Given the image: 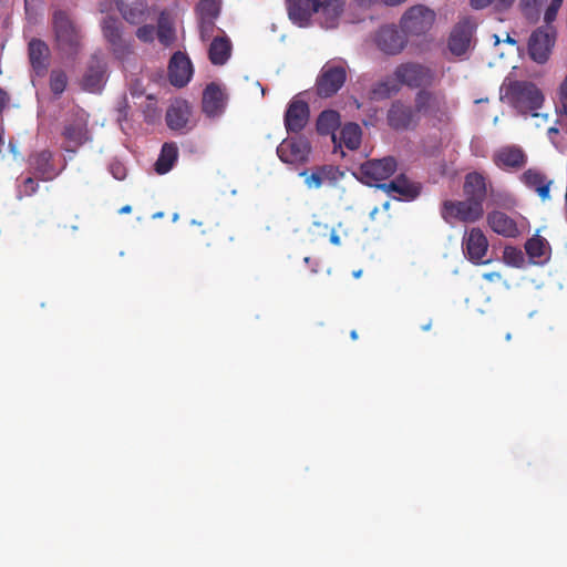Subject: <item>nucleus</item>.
I'll list each match as a JSON object with an SVG mask.
<instances>
[{"label": "nucleus", "instance_id": "obj_1", "mask_svg": "<svg viewBox=\"0 0 567 567\" xmlns=\"http://www.w3.org/2000/svg\"><path fill=\"white\" fill-rule=\"evenodd\" d=\"M564 0H550L544 10L545 25L534 30L528 40V54L539 64L547 62L556 40V29L551 23L556 20Z\"/></svg>", "mask_w": 567, "mask_h": 567}, {"label": "nucleus", "instance_id": "obj_2", "mask_svg": "<svg viewBox=\"0 0 567 567\" xmlns=\"http://www.w3.org/2000/svg\"><path fill=\"white\" fill-rule=\"evenodd\" d=\"M52 27L56 47L61 52L74 56L82 50L83 35L81 29L66 11L55 10L53 12Z\"/></svg>", "mask_w": 567, "mask_h": 567}, {"label": "nucleus", "instance_id": "obj_3", "mask_svg": "<svg viewBox=\"0 0 567 567\" xmlns=\"http://www.w3.org/2000/svg\"><path fill=\"white\" fill-rule=\"evenodd\" d=\"M512 105L522 114L537 116L544 102L542 91L532 82L514 81L507 89Z\"/></svg>", "mask_w": 567, "mask_h": 567}, {"label": "nucleus", "instance_id": "obj_4", "mask_svg": "<svg viewBox=\"0 0 567 567\" xmlns=\"http://www.w3.org/2000/svg\"><path fill=\"white\" fill-rule=\"evenodd\" d=\"M89 114L84 110L72 112L64 121L61 135L63 150L75 153L81 146L92 141L89 130Z\"/></svg>", "mask_w": 567, "mask_h": 567}, {"label": "nucleus", "instance_id": "obj_5", "mask_svg": "<svg viewBox=\"0 0 567 567\" xmlns=\"http://www.w3.org/2000/svg\"><path fill=\"white\" fill-rule=\"evenodd\" d=\"M441 217L450 225L455 221L464 224H474L483 218L484 207H478L477 204L468 199L463 200H444L440 209Z\"/></svg>", "mask_w": 567, "mask_h": 567}, {"label": "nucleus", "instance_id": "obj_6", "mask_svg": "<svg viewBox=\"0 0 567 567\" xmlns=\"http://www.w3.org/2000/svg\"><path fill=\"white\" fill-rule=\"evenodd\" d=\"M347 80V71L342 63L327 62L316 80V93L327 99L339 92Z\"/></svg>", "mask_w": 567, "mask_h": 567}, {"label": "nucleus", "instance_id": "obj_7", "mask_svg": "<svg viewBox=\"0 0 567 567\" xmlns=\"http://www.w3.org/2000/svg\"><path fill=\"white\" fill-rule=\"evenodd\" d=\"M396 167V159L392 156H386L362 163L354 175L363 184L378 187V183L391 177L395 173Z\"/></svg>", "mask_w": 567, "mask_h": 567}, {"label": "nucleus", "instance_id": "obj_8", "mask_svg": "<svg viewBox=\"0 0 567 567\" xmlns=\"http://www.w3.org/2000/svg\"><path fill=\"white\" fill-rule=\"evenodd\" d=\"M414 106L419 114L444 122L447 120L446 96L442 92L420 90L415 94Z\"/></svg>", "mask_w": 567, "mask_h": 567}, {"label": "nucleus", "instance_id": "obj_9", "mask_svg": "<svg viewBox=\"0 0 567 567\" xmlns=\"http://www.w3.org/2000/svg\"><path fill=\"white\" fill-rule=\"evenodd\" d=\"M435 21V12L423 4L409 8L400 20L402 31L410 35L427 32Z\"/></svg>", "mask_w": 567, "mask_h": 567}, {"label": "nucleus", "instance_id": "obj_10", "mask_svg": "<svg viewBox=\"0 0 567 567\" xmlns=\"http://www.w3.org/2000/svg\"><path fill=\"white\" fill-rule=\"evenodd\" d=\"M102 33L116 59L124 60L133 53V44L123 37V25L114 17H105L101 23Z\"/></svg>", "mask_w": 567, "mask_h": 567}, {"label": "nucleus", "instance_id": "obj_11", "mask_svg": "<svg viewBox=\"0 0 567 567\" xmlns=\"http://www.w3.org/2000/svg\"><path fill=\"white\" fill-rule=\"evenodd\" d=\"M395 79L411 89L430 86L434 82V72L420 63L408 62L396 66Z\"/></svg>", "mask_w": 567, "mask_h": 567}, {"label": "nucleus", "instance_id": "obj_12", "mask_svg": "<svg viewBox=\"0 0 567 567\" xmlns=\"http://www.w3.org/2000/svg\"><path fill=\"white\" fill-rule=\"evenodd\" d=\"M311 144L305 136L285 138L277 147V155L281 162L291 165L308 163Z\"/></svg>", "mask_w": 567, "mask_h": 567}, {"label": "nucleus", "instance_id": "obj_13", "mask_svg": "<svg viewBox=\"0 0 567 567\" xmlns=\"http://www.w3.org/2000/svg\"><path fill=\"white\" fill-rule=\"evenodd\" d=\"M420 121L415 110L400 100L392 102L386 113L388 125L394 131L414 130Z\"/></svg>", "mask_w": 567, "mask_h": 567}, {"label": "nucleus", "instance_id": "obj_14", "mask_svg": "<svg viewBox=\"0 0 567 567\" xmlns=\"http://www.w3.org/2000/svg\"><path fill=\"white\" fill-rule=\"evenodd\" d=\"M308 189H318L324 185L336 186L343 173L333 165H319L303 169L300 174Z\"/></svg>", "mask_w": 567, "mask_h": 567}, {"label": "nucleus", "instance_id": "obj_15", "mask_svg": "<svg viewBox=\"0 0 567 567\" xmlns=\"http://www.w3.org/2000/svg\"><path fill=\"white\" fill-rule=\"evenodd\" d=\"M29 173L42 182H50L56 178L62 169H56L53 162V154L49 150L33 152L28 157Z\"/></svg>", "mask_w": 567, "mask_h": 567}, {"label": "nucleus", "instance_id": "obj_16", "mask_svg": "<svg viewBox=\"0 0 567 567\" xmlns=\"http://www.w3.org/2000/svg\"><path fill=\"white\" fill-rule=\"evenodd\" d=\"M492 159L499 169L518 172L526 166L528 156L523 147L512 144L497 148Z\"/></svg>", "mask_w": 567, "mask_h": 567}, {"label": "nucleus", "instance_id": "obj_17", "mask_svg": "<svg viewBox=\"0 0 567 567\" xmlns=\"http://www.w3.org/2000/svg\"><path fill=\"white\" fill-rule=\"evenodd\" d=\"M106 81V63L99 54H92L83 74L82 89L90 93H100Z\"/></svg>", "mask_w": 567, "mask_h": 567}, {"label": "nucleus", "instance_id": "obj_18", "mask_svg": "<svg viewBox=\"0 0 567 567\" xmlns=\"http://www.w3.org/2000/svg\"><path fill=\"white\" fill-rule=\"evenodd\" d=\"M406 37L394 24L382 25L375 34L379 50L389 55L399 54L406 45Z\"/></svg>", "mask_w": 567, "mask_h": 567}, {"label": "nucleus", "instance_id": "obj_19", "mask_svg": "<svg viewBox=\"0 0 567 567\" xmlns=\"http://www.w3.org/2000/svg\"><path fill=\"white\" fill-rule=\"evenodd\" d=\"M488 249V240L480 228H472L463 238V251L473 264H486L484 257Z\"/></svg>", "mask_w": 567, "mask_h": 567}, {"label": "nucleus", "instance_id": "obj_20", "mask_svg": "<svg viewBox=\"0 0 567 567\" xmlns=\"http://www.w3.org/2000/svg\"><path fill=\"white\" fill-rule=\"evenodd\" d=\"M310 110L307 102L293 99L285 113V127L289 133H300L307 125Z\"/></svg>", "mask_w": 567, "mask_h": 567}, {"label": "nucleus", "instance_id": "obj_21", "mask_svg": "<svg viewBox=\"0 0 567 567\" xmlns=\"http://www.w3.org/2000/svg\"><path fill=\"white\" fill-rule=\"evenodd\" d=\"M193 65L189 58L181 52H175L168 64V76L171 83L176 87L185 86L192 79Z\"/></svg>", "mask_w": 567, "mask_h": 567}, {"label": "nucleus", "instance_id": "obj_22", "mask_svg": "<svg viewBox=\"0 0 567 567\" xmlns=\"http://www.w3.org/2000/svg\"><path fill=\"white\" fill-rule=\"evenodd\" d=\"M475 24L466 18L460 21L451 32L449 49L455 55L464 54L470 48Z\"/></svg>", "mask_w": 567, "mask_h": 567}, {"label": "nucleus", "instance_id": "obj_23", "mask_svg": "<svg viewBox=\"0 0 567 567\" xmlns=\"http://www.w3.org/2000/svg\"><path fill=\"white\" fill-rule=\"evenodd\" d=\"M488 227L505 238H516L522 231L516 220L502 210H492L486 216Z\"/></svg>", "mask_w": 567, "mask_h": 567}, {"label": "nucleus", "instance_id": "obj_24", "mask_svg": "<svg viewBox=\"0 0 567 567\" xmlns=\"http://www.w3.org/2000/svg\"><path fill=\"white\" fill-rule=\"evenodd\" d=\"M463 193L466 199L477 204L478 207H484V202L487 198L486 177L478 172L466 174L463 184Z\"/></svg>", "mask_w": 567, "mask_h": 567}, {"label": "nucleus", "instance_id": "obj_25", "mask_svg": "<svg viewBox=\"0 0 567 567\" xmlns=\"http://www.w3.org/2000/svg\"><path fill=\"white\" fill-rule=\"evenodd\" d=\"M226 105V95L218 84L215 82L209 83L204 92L202 99L203 112L208 117L219 116Z\"/></svg>", "mask_w": 567, "mask_h": 567}, {"label": "nucleus", "instance_id": "obj_26", "mask_svg": "<svg viewBox=\"0 0 567 567\" xmlns=\"http://www.w3.org/2000/svg\"><path fill=\"white\" fill-rule=\"evenodd\" d=\"M320 0H287L290 20L299 27H306L311 16L319 12Z\"/></svg>", "mask_w": 567, "mask_h": 567}, {"label": "nucleus", "instance_id": "obj_27", "mask_svg": "<svg viewBox=\"0 0 567 567\" xmlns=\"http://www.w3.org/2000/svg\"><path fill=\"white\" fill-rule=\"evenodd\" d=\"M519 181L529 189L536 192L542 200L550 198L551 179L537 168H528L519 176Z\"/></svg>", "mask_w": 567, "mask_h": 567}, {"label": "nucleus", "instance_id": "obj_28", "mask_svg": "<svg viewBox=\"0 0 567 567\" xmlns=\"http://www.w3.org/2000/svg\"><path fill=\"white\" fill-rule=\"evenodd\" d=\"M116 8L130 24H142L148 17L147 3L143 0H115Z\"/></svg>", "mask_w": 567, "mask_h": 567}, {"label": "nucleus", "instance_id": "obj_29", "mask_svg": "<svg viewBox=\"0 0 567 567\" xmlns=\"http://www.w3.org/2000/svg\"><path fill=\"white\" fill-rule=\"evenodd\" d=\"M192 113L190 105L185 100H175L166 111L165 121L173 131H183L187 127Z\"/></svg>", "mask_w": 567, "mask_h": 567}, {"label": "nucleus", "instance_id": "obj_30", "mask_svg": "<svg viewBox=\"0 0 567 567\" xmlns=\"http://www.w3.org/2000/svg\"><path fill=\"white\" fill-rule=\"evenodd\" d=\"M29 60L37 75H43L49 65V48L42 40L32 39L28 47Z\"/></svg>", "mask_w": 567, "mask_h": 567}, {"label": "nucleus", "instance_id": "obj_31", "mask_svg": "<svg viewBox=\"0 0 567 567\" xmlns=\"http://www.w3.org/2000/svg\"><path fill=\"white\" fill-rule=\"evenodd\" d=\"M378 188L383 189L386 193H396L400 198L412 200L420 195V187L411 183L404 175L398 176L390 183H383L378 185Z\"/></svg>", "mask_w": 567, "mask_h": 567}, {"label": "nucleus", "instance_id": "obj_32", "mask_svg": "<svg viewBox=\"0 0 567 567\" xmlns=\"http://www.w3.org/2000/svg\"><path fill=\"white\" fill-rule=\"evenodd\" d=\"M340 125L341 116L339 112L334 110H324L319 114L317 118L316 128L320 135L331 134L332 142L337 144L336 131L340 127Z\"/></svg>", "mask_w": 567, "mask_h": 567}, {"label": "nucleus", "instance_id": "obj_33", "mask_svg": "<svg viewBox=\"0 0 567 567\" xmlns=\"http://www.w3.org/2000/svg\"><path fill=\"white\" fill-rule=\"evenodd\" d=\"M344 2L342 0H324L320 1L319 11L322 16V25L327 29L337 27L338 21L343 12Z\"/></svg>", "mask_w": 567, "mask_h": 567}, {"label": "nucleus", "instance_id": "obj_34", "mask_svg": "<svg viewBox=\"0 0 567 567\" xmlns=\"http://www.w3.org/2000/svg\"><path fill=\"white\" fill-rule=\"evenodd\" d=\"M231 54V42L226 37H216L208 50L209 61L214 65H223L225 64Z\"/></svg>", "mask_w": 567, "mask_h": 567}, {"label": "nucleus", "instance_id": "obj_35", "mask_svg": "<svg viewBox=\"0 0 567 567\" xmlns=\"http://www.w3.org/2000/svg\"><path fill=\"white\" fill-rule=\"evenodd\" d=\"M525 250L534 264H542L548 259L550 247L544 237L534 235L526 241Z\"/></svg>", "mask_w": 567, "mask_h": 567}, {"label": "nucleus", "instance_id": "obj_36", "mask_svg": "<svg viewBox=\"0 0 567 567\" xmlns=\"http://www.w3.org/2000/svg\"><path fill=\"white\" fill-rule=\"evenodd\" d=\"M340 142L336 145H344L350 151H355L361 145L362 130L359 124L349 122L340 131Z\"/></svg>", "mask_w": 567, "mask_h": 567}, {"label": "nucleus", "instance_id": "obj_37", "mask_svg": "<svg viewBox=\"0 0 567 567\" xmlns=\"http://www.w3.org/2000/svg\"><path fill=\"white\" fill-rule=\"evenodd\" d=\"M177 146L173 143H165L162 146L157 161L155 162V172L161 175L168 173L177 161Z\"/></svg>", "mask_w": 567, "mask_h": 567}, {"label": "nucleus", "instance_id": "obj_38", "mask_svg": "<svg viewBox=\"0 0 567 567\" xmlns=\"http://www.w3.org/2000/svg\"><path fill=\"white\" fill-rule=\"evenodd\" d=\"M545 2L546 0H519L517 7L528 22L536 23L539 21Z\"/></svg>", "mask_w": 567, "mask_h": 567}, {"label": "nucleus", "instance_id": "obj_39", "mask_svg": "<svg viewBox=\"0 0 567 567\" xmlns=\"http://www.w3.org/2000/svg\"><path fill=\"white\" fill-rule=\"evenodd\" d=\"M156 35L161 44L169 47L176 39L175 29L165 12L159 14Z\"/></svg>", "mask_w": 567, "mask_h": 567}, {"label": "nucleus", "instance_id": "obj_40", "mask_svg": "<svg viewBox=\"0 0 567 567\" xmlns=\"http://www.w3.org/2000/svg\"><path fill=\"white\" fill-rule=\"evenodd\" d=\"M398 87L390 80H382L377 82L370 90L369 96L371 100L389 99L393 93L398 92Z\"/></svg>", "mask_w": 567, "mask_h": 567}, {"label": "nucleus", "instance_id": "obj_41", "mask_svg": "<svg viewBox=\"0 0 567 567\" xmlns=\"http://www.w3.org/2000/svg\"><path fill=\"white\" fill-rule=\"evenodd\" d=\"M515 0H470V6L474 10H483L492 7L496 12H505L512 8Z\"/></svg>", "mask_w": 567, "mask_h": 567}, {"label": "nucleus", "instance_id": "obj_42", "mask_svg": "<svg viewBox=\"0 0 567 567\" xmlns=\"http://www.w3.org/2000/svg\"><path fill=\"white\" fill-rule=\"evenodd\" d=\"M219 11V4L216 0H200L196 6L198 19H217Z\"/></svg>", "mask_w": 567, "mask_h": 567}, {"label": "nucleus", "instance_id": "obj_43", "mask_svg": "<svg viewBox=\"0 0 567 567\" xmlns=\"http://www.w3.org/2000/svg\"><path fill=\"white\" fill-rule=\"evenodd\" d=\"M68 85V76L62 70H52L50 73V90L54 95H61Z\"/></svg>", "mask_w": 567, "mask_h": 567}, {"label": "nucleus", "instance_id": "obj_44", "mask_svg": "<svg viewBox=\"0 0 567 567\" xmlns=\"http://www.w3.org/2000/svg\"><path fill=\"white\" fill-rule=\"evenodd\" d=\"M37 179L38 178L31 174L28 177H25L18 186L17 197L19 199H21L23 197H30V196L37 194V192L39 190V187H40Z\"/></svg>", "mask_w": 567, "mask_h": 567}, {"label": "nucleus", "instance_id": "obj_45", "mask_svg": "<svg viewBox=\"0 0 567 567\" xmlns=\"http://www.w3.org/2000/svg\"><path fill=\"white\" fill-rule=\"evenodd\" d=\"M504 261L513 267H522L525 262V257L523 251L513 246H506L503 252Z\"/></svg>", "mask_w": 567, "mask_h": 567}, {"label": "nucleus", "instance_id": "obj_46", "mask_svg": "<svg viewBox=\"0 0 567 567\" xmlns=\"http://www.w3.org/2000/svg\"><path fill=\"white\" fill-rule=\"evenodd\" d=\"M155 31L156 28L153 24L144 23L136 30L135 35L140 41L144 43H152L155 39Z\"/></svg>", "mask_w": 567, "mask_h": 567}, {"label": "nucleus", "instance_id": "obj_47", "mask_svg": "<svg viewBox=\"0 0 567 567\" xmlns=\"http://www.w3.org/2000/svg\"><path fill=\"white\" fill-rule=\"evenodd\" d=\"M215 20L216 19H198L202 40H208L213 35L216 28Z\"/></svg>", "mask_w": 567, "mask_h": 567}, {"label": "nucleus", "instance_id": "obj_48", "mask_svg": "<svg viewBox=\"0 0 567 567\" xmlns=\"http://www.w3.org/2000/svg\"><path fill=\"white\" fill-rule=\"evenodd\" d=\"M110 173L117 181H123L126 177V167L120 161H113L110 164Z\"/></svg>", "mask_w": 567, "mask_h": 567}, {"label": "nucleus", "instance_id": "obj_49", "mask_svg": "<svg viewBox=\"0 0 567 567\" xmlns=\"http://www.w3.org/2000/svg\"><path fill=\"white\" fill-rule=\"evenodd\" d=\"M42 3V0H24V9L25 13L29 17H32L37 13L38 8Z\"/></svg>", "mask_w": 567, "mask_h": 567}, {"label": "nucleus", "instance_id": "obj_50", "mask_svg": "<svg viewBox=\"0 0 567 567\" xmlns=\"http://www.w3.org/2000/svg\"><path fill=\"white\" fill-rule=\"evenodd\" d=\"M559 101H567V73L559 85Z\"/></svg>", "mask_w": 567, "mask_h": 567}, {"label": "nucleus", "instance_id": "obj_51", "mask_svg": "<svg viewBox=\"0 0 567 567\" xmlns=\"http://www.w3.org/2000/svg\"><path fill=\"white\" fill-rule=\"evenodd\" d=\"M8 102H9L8 93L0 87V114L4 110Z\"/></svg>", "mask_w": 567, "mask_h": 567}, {"label": "nucleus", "instance_id": "obj_52", "mask_svg": "<svg viewBox=\"0 0 567 567\" xmlns=\"http://www.w3.org/2000/svg\"><path fill=\"white\" fill-rule=\"evenodd\" d=\"M330 243L338 246L341 243L340 236L337 234L334 229H332L330 234Z\"/></svg>", "mask_w": 567, "mask_h": 567}, {"label": "nucleus", "instance_id": "obj_53", "mask_svg": "<svg viewBox=\"0 0 567 567\" xmlns=\"http://www.w3.org/2000/svg\"><path fill=\"white\" fill-rule=\"evenodd\" d=\"M483 278L488 281H494L501 279V275L498 272H487L483 275Z\"/></svg>", "mask_w": 567, "mask_h": 567}, {"label": "nucleus", "instance_id": "obj_54", "mask_svg": "<svg viewBox=\"0 0 567 567\" xmlns=\"http://www.w3.org/2000/svg\"><path fill=\"white\" fill-rule=\"evenodd\" d=\"M432 327V320L430 319L426 323L421 326L422 331H429Z\"/></svg>", "mask_w": 567, "mask_h": 567}, {"label": "nucleus", "instance_id": "obj_55", "mask_svg": "<svg viewBox=\"0 0 567 567\" xmlns=\"http://www.w3.org/2000/svg\"><path fill=\"white\" fill-rule=\"evenodd\" d=\"M132 210V207L130 205H126V206H123L121 209H120V213L121 214H128L131 213Z\"/></svg>", "mask_w": 567, "mask_h": 567}, {"label": "nucleus", "instance_id": "obj_56", "mask_svg": "<svg viewBox=\"0 0 567 567\" xmlns=\"http://www.w3.org/2000/svg\"><path fill=\"white\" fill-rule=\"evenodd\" d=\"M350 338H351L352 340H357V339H358V332H357L355 330H352V331L350 332Z\"/></svg>", "mask_w": 567, "mask_h": 567}, {"label": "nucleus", "instance_id": "obj_57", "mask_svg": "<svg viewBox=\"0 0 567 567\" xmlns=\"http://www.w3.org/2000/svg\"><path fill=\"white\" fill-rule=\"evenodd\" d=\"M548 133L551 134V133H558V130L555 128V127H549L548 128Z\"/></svg>", "mask_w": 567, "mask_h": 567}, {"label": "nucleus", "instance_id": "obj_58", "mask_svg": "<svg viewBox=\"0 0 567 567\" xmlns=\"http://www.w3.org/2000/svg\"><path fill=\"white\" fill-rule=\"evenodd\" d=\"M507 41H508L509 43H513V44L515 43V40H514V39H512L511 37H507Z\"/></svg>", "mask_w": 567, "mask_h": 567}, {"label": "nucleus", "instance_id": "obj_59", "mask_svg": "<svg viewBox=\"0 0 567 567\" xmlns=\"http://www.w3.org/2000/svg\"><path fill=\"white\" fill-rule=\"evenodd\" d=\"M71 229H72L73 231H76V230L79 229V227H78V226H75V225H73V226H71Z\"/></svg>", "mask_w": 567, "mask_h": 567}, {"label": "nucleus", "instance_id": "obj_60", "mask_svg": "<svg viewBox=\"0 0 567 567\" xmlns=\"http://www.w3.org/2000/svg\"><path fill=\"white\" fill-rule=\"evenodd\" d=\"M361 275V270L354 272V277H359Z\"/></svg>", "mask_w": 567, "mask_h": 567}, {"label": "nucleus", "instance_id": "obj_61", "mask_svg": "<svg viewBox=\"0 0 567 567\" xmlns=\"http://www.w3.org/2000/svg\"><path fill=\"white\" fill-rule=\"evenodd\" d=\"M163 216V213H158L156 215H154V217H162Z\"/></svg>", "mask_w": 567, "mask_h": 567}]
</instances>
